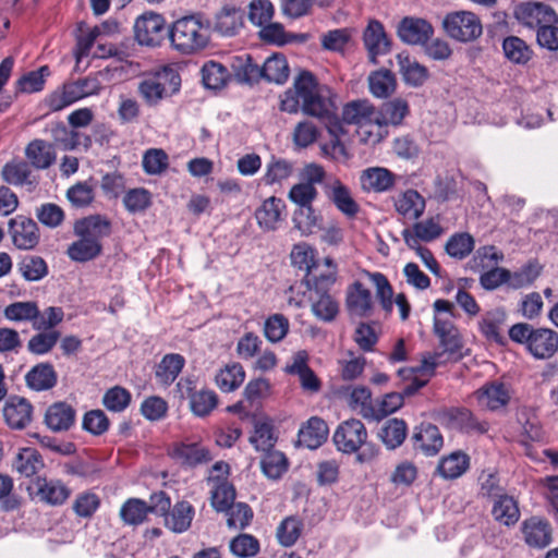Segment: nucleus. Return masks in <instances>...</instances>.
Returning <instances> with one entry per match:
<instances>
[{
  "label": "nucleus",
  "instance_id": "nucleus-17",
  "mask_svg": "<svg viewBox=\"0 0 558 558\" xmlns=\"http://www.w3.org/2000/svg\"><path fill=\"white\" fill-rule=\"evenodd\" d=\"M399 177L384 167H368L360 174V185L366 193H387L391 191Z\"/></svg>",
  "mask_w": 558,
  "mask_h": 558
},
{
  "label": "nucleus",
  "instance_id": "nucleus-3",
  "mask_svg": "<svg viewBox=\"0 0 558 558\" xmlns=\"http://www.w3.org/2000/svg\"><path fill=\"white\" fill-rule=\"evenodd\" d=\"M173 49L182 54H194L205 49L210 40V26L199 15L177 20L169 29Z\"/></svg>",
  "mask_w": 558,
  "mask_h": 558
},
{
  "label": "nucleus",
  "instance_id": "nucleus-24",
  "mask_svg": "<svg viewBox=\"0 0 558 558\" xmlns=\"http://www.w3.org/2000/svg\"><path fill=\"white\" fill-rule=\"evenodd\" d=\"M24 154L26 161L36 170L50 168L57 159L54 145L39 138L29 142L25 147Z\"/></svg>",
  "mask_w": 558,
  "mask_h": 558
},
{
  "label": "nucleus",
  "instance_id": "nucleus-57",
  "mask_svg": "<svg viewBox=\"0 0 558 558\" xmlns=\"http://www.w3.org/2000/svg\"><path fill=\"white\" fill-rule=\"evenodd\" d=\"M303 530V522L300 518L291 515L281 521L277 529L278 542L284 547L293 546Z\"/></svg>",
  "mask_w": 558,
  "mask_h": 558
},
{
  "label": "nucleus",
  "instance_id": "nucleus-52",
  "mask_svg": "<svg viewBox=\"0 0 558 558\" xmlns=\"http://www.w3.org/2000/svg\"><path fill=\"white\" fill-rule=\"evenodd\" d=\"M192 412L201 417L209 415L218 405V397L214 390L201 389L190 396Z\"/></svg>",
  "mask_w": 558,
  "mask_h": 558
},
{
  "label": "nucleus",
  "instance_id": "nucleus-62",
  "mask_svg": "<svg viewBox=\"0 0 558 558\" xmlns=\"http://www.w3.org/2000/svg\"><path fill=\"white\" fill-rule=\"evenodd\" d=\"M290 329L289 319L282 314L270 315L264 324V335L270 342H280Z\"/></svg>",
  "mask_w": 558,
  "mask_h": 558
},
{
  "label": "nucleus",
  "instance_id": "nucleus-39",
  "mask_svg": "<svg viewBox=\"0 0 558 558\" xmlns=\"http://www.w3.org/2000/svg\"><path fill=\"white\" fill-rule=\"evenodd\" d=\"M45 466L40 453L34 448H23L13 461V469L25 477L37 474Z\"/></svg>",
  "mask_w": 558,
  "mask_h": 558
},
{
  "label": "nucleus",
  "instance_id": "nucleus-4",
  "mask_svg": "<svg viewBox=\"0 0 558 558\" xmlns=\"http://www.w3.org/2000/svg\"><path fill=\"white\" fill-rule=\"evenodd\" d=\"M509 338L513 342L524 344L538 360L550 359L558 351V333L550 328H534L530 324L518 323L509 329Z\"/></svg>",
  "mask_w": 558,
  "mask_h": 558
},
{
  "label": "nucleus",
  "instance_id": "nucleus-40",
  "mask_svg": "<svg viewBox=\"0 0 558 558\" xmlns=\"http://www.w3.org/2000/svg\"><path fill=\"white\" fill-rule=\"evenodd\" d=\"M245 379V372L240 363H230L219 369L215 377L216 385L222 392L236 390Z\"/></svg>",
  "mask_w": 558,
  "mask_h": 558
},
{
  "label": "nucleus",
  "instance_id": "nucleus-1",
  "mask_svg": "<svg viewBox=\"0 0 558 558\" xmlns=\"http://www.w3.org/2000/svg\"><path fill=\"white\" fill-rule=\"evenodd\" d=\"M336 94L327 85H320L308 71L301 72L293 81L292 87L280 96V110L314 117L322 121L335 137L333 146L339 145V136L344 133L338 118Z\"/></svg>",
  "mask_w": 558,
  "mask_h": 558
},
{
  "label": "nucleus",
  "instance_id": "nucleus-41",
  "mask_svg": "<svg viewBox=\"0 0 558 558\" xmlns=\"http://www.w3.org/2000/svg\"><path fill=\"white\" fill-rule=\"evenodd\" d=\"M492 514L500 524L510 526L519 521L520 510L517 501L512 497L504 494L495 500Z\"/></svg>",
  "mask_w": 558,
  "mask_h": 558
},
{
  "label": "nucleus",
  "instance_id": "nucleus-61",
  "mask_svg": "<svg viewBox=\"0 0 558 558\" xmlns=\"http://www.w3.org/2000/svg\"><path fill=\"white\" fill-rule=\"evenodd\" d=\"M19 270L27 281H38L48 274V266L40 256H25L19 263Z\"/></svg>",
  "mask_w": 558,
  "mask_h": 558
},
{
  "label": "nucleus",
  "instance_id": "nucleus-9",
  "mask_svg": "<svg viewBox=\"0 0 558 558\" xmlns=\"http://www.w3.org/2000/svg\"><path fill=\"white\" fill-rule=\"evenodd\" d=\"M442 27L451 39L459 43L474 41L483 33L480 17L470 11L448 13L442 21Z\"/></svg>",
  "mask_w": 558,
  "mask_h": 558
},
{
  "label": "nucleus",
  "instance_id": "nucleus-43",
  "mask_svg": "<svg viewBox=\"0 0 558 558\" xmlns=\"http://www.w3.org/2000/svg\"><path fill=\"white\" fill-rule=\"evenodd\" d=\"M507 314L501 308L485 313L480 322V329L486 339L497 343L502 342L501 329L506 323Z\"/></svg>",
  "mask_w": 558,
  "mask_h": 558
},
{
  "label": "nucleus",
  "instance_id": "nucleus-8",
  "mask_svg": "<svg viewBox=\"0 0 558 558\" xmlns=\"http://www.w3.org/2000/svg\"><path fill=\"white\" fill-rule=\"evenodd\" d=\"M101 84L97 77L85 78L63 84L46 98V105L51 111H59L85 97L100 92Z\"/></svg>",
  "mask_w": 558,
  "mask_h": 558
},
{
  "label": "nucleus",
  "instance_id": "nucleus-27",
  "mask_svg": "<svg viewBox=\"0 0 558 558\" xmlns=\"http://www.w3.org/2000/svg\"><path fill=\"white\" fill-rule=\"evenodd\" d=\"M474 396L481 407L493 411L505 407L510 400L506 385L497 381L484 385Z\"/></svg>",
  "mask_w": 558,
  "mask_h": 558
},
{
  "label": "nucleus",
  "instance_id": "nucleus-47",
  "mask_svg": "<svg viewBox=\"0 0 558 558\" xmlns=\"http://www.w3.org/2000/svg\"><path fill=\"white\" fill-rule=\"evenodd\" d=\"M369 92L377 98H387L396 89V77L389 70H378L368 76Z\"/></svg>",
  "mask_w": 558,
  "mask_h": 558
},
{
  "label": "nucleus",
  "instance_id": "nucleus-15",
  "mask_svg": "<svg viewBox=\"0 0 558 558\" xmlns=\"http://www.w3.org/2000/svg\"><path fill=\"white\" fill-rule=\"evenodd\" d=\"M342 120L348 124H356L364 133L372 135V129L377 128V111L367 100H356L347 104L342 110Z\"/></svg>",
  "mask_w": 558,
  "mask_h": 558
},
{
  "label": "nucleus",
  "instance_id": "nucleus-7",
  "mask_svg": "<svg viewBox=\"0 0 558 558\" xmlns=\"http://www.w3.org/2000/svg\"><path fill=\"white\" fill-rule=\"evenodd\" d=\"M180 86L181 77L178 70L166 65L142 80L137 92L148 106H157L162 99L178 93Z\"/></svg>",
  "mask_w": 558,
  "mask_h": 558
},
{
  "label": "nucleus",
  "instance_id": "nucleus-37",
  "mask_svg": "<svg viewBox=\"0 0 558 558\" xmlns=\"http://www.w3.org/2000/svg\"><path fill=\"white\" fill-rule=\"evenodd\" d=\"M57 373L49 363L35 365L25 376L27 386L35 391L51 389L57 384Z\"/></svg>",
  "mask_w": 558,
  "mask_h": 558
},
{
  "label": "nucleus",
  "instance_id": "nucleus-35",
  "mask_svg": "<svg viewBox=\"0 0 558 558\" xmlns=\"http://www.w3.org/2000/svg\"><path fill=\"white\" fill-rule=\"evenodd\" d=\"M195 514L194 507L189 501L177 502L166 515V526L174 533L187 531Z\"/></svg>",
  "mask_w": 558,
  "mask_h": 558
},
{
  "label": "nucleus",
  "instance_id": "nucleus-22",
  "mask_svg": "<svg viewBox=\"0 0 558 558\" xmlns=\"http://www.w3.org/2000/svg\"><path fill=\"white\" fill-rule=\"evenodd\" d=\"M345 303L349 313L357 317L371 316L375 305L372 292L360 281L348 288Z\"/></svg>",
  "mask_w": 558,
  "mask_h": 558
},
{
  "label": "nucleus",
  "instance_id": "nucleus-6",
  "mask_svg": "<svg viewBox=\"0 0 558 558\" xmlns=\"http://www.w3.org/2000/svg\"><path fill=\"white\" fill-rule=\"evenodd\" d=\"M366 440L367 430L364 424L354 418L341 423L333 434V442L343 453H355L364 447L356 456L361 463L369 462L377 456V450Z\"/></svg>",
  "mask_w": 558,
  "mask_h": 558
},
{
  "label": "nucleus",
  "instance_id": "nucleus-5",
  "mask_svg": "<svg viewBox=\"0 0 558 558\" xmlns=\"http://www.w3.org/2000/svg\"><path fill=\"white\" fill-rule=\"evenodd\" d=\"M3 315L8 320L32 323L33 329L57 327L63 322L64 311L59 306H49L40 311L34 301H17L5 306Z\"/></svg>",
  "mask_w": 558,
  "mask_h": 558
},
{
  "label": "nucleus",
  "instance_id": "nucleus-58",
  "mask_svg": "<svg viewBox=\"0 0 558 558\" xmlns=\"http://www.w3.org/2000/svg\"><path fill=\"white\" fill-rule=\"evenodd\" d=\"M349 405L364 418L373 420L375 415L372 393L366 387H355L352 389Z\"/></svg>",
  "mask_w": 558,
  "mask_h": 558
},
{
  "label": "nucleus",
  "instance_id": "nucleus-51",
  "mask_svg": "<svg viewBox=\"0 0 558 558\" xmlns=\"http://www.w3.org/2000/svg\"><path fill=\"white\" fill-rule=\"evenodd\" d=\"M211 481L214 482L211 490V506L217 511L228 510L235 499V489L233 485L228 483L226 480L211 478Z\"/></svg>",
  "mask_w": 558,
  "mask_h": 558
},
{
  "label": "nucleus",
  "instance_id": "nucleus-13",
  "mask_svg": "<svg viewBox=\"0 0 558 558\" xmlns=\"http://www.w3.org/2000/svg\"><path fill=\"white\" fill-rule=\"evenodd\" d=\"M514 17L524 26L535 28L557 22L555 11L542 2H523L514 8Z\"/></svg>",
  "mask_w": 558,
  "mask_h": 558
},
{
  "label": "nucleus",
  "instance_id": "nucleus-44",
  "mask_svg": "<svg viewBox=\"0 0 558 558\" xmlns=\"http://www.w3.org/2000/svg\"><path fill=\"white\" fill-rule=\"evenodd\" d=\"M469 466V456L457 451L441 459L438 464V472L442 477L453 480L464 474Z\"/></svg>",
  "mask_w": 558,
  "mask_h": 558
},
{
  "label": "nucleus",
  "instance_id": "nucleus-18",
  "mask_svg": "<svg viewBox=\"0 0 558 558\" xmlns=\"http://www.w3.org/2000/svg\"><path fill=\"white\" fill-rule=\"evenodd\" d=\"M77 238H86L101 244V240L110 236L112 223L109 218L102 215H90L77 220L73 228Z\"/></svg>",
  "mask_w": 558,
  "mask_h": 558
},
{
  "label": "nucleus",
  "instance_id": "nucleus-30",
  "mask_svg": "<svg viewBox=\"0 0 558 558\" xmlns=\"http://www.w3.org/2000/svg\"><path fill=\"white\" fill-rule=\"evenodd\" d=\"M75 410L65 402L51 404L45 415V423L53 432H64L75 422Z\"/></svg>",
  "mask_w": 558,
  "mask_h": 558
},
{
  "label": "nucleus",
  "instance_id": "nucleus-33",
  "mask_svg": "<svg viewBox=\"0 0 558 558\" xmlns=\"http://www.w3.org/2000/svg\"><path fill=\"white\" fill-rule=\"evenodd\" d=\"M444 232L439 218L432 217L414 223L411 229H404L401 234L404 242H407V239L413 238L420 243L421 241L433 242L440 238Z\"/></svg>",
  "mask_w": 558,
  "mask_h": 558
},
{
  "label": "nucleus",
  "instance_id": "nucleus-45",
  "mask_svg": "<svg viewBox=\"0 0 558 558\" xmlns=\"http://www.w3.org/2000/svg\"><path fill=\"white\" fill-rule=\"evenodd\" d=\"M120 519L126 525L143 524L148 517V502L140 498H129L120 509Z\"/></svg>",
  "mask_w": 558,
  "mask_h": 558
},
{
  "label": "nucleus",
  "instance_id": "nucleus-25",
  "mask_svg": "<svg viewBox=\"0 0 558 558\" xmlns=\"http://www.w3.org/2000/svg\"><path fill=\"white\" fill-rule=\"evenodd\" d=\"M521 531L524 542L533 548H545L551 543L550 524L543 519L533 517L523 521Z\"/></svg>",
  "mask_w": 558,
  "mask_h": 558
},
{
  "label": "nucleus",
  "instance_id": "nucleus-23",
  "mask_svg": "<svg viewBox=\"0 0 558 558\" xmlns=\"http://www.w3.org/2000/svg\"><path fill=\"white\" fill-rule=\"evenodd\" d=\"M363 41L368 52L369 61L374 64L377 63L378 56L386 54L390 50V41L384 25L377 20L368 23L363 34Z\"/></svg>",
  "mask_w": 558,
  "mask_h": 558
},
{
  "label": "nucleus",
  "instance_id": "nucleus-64",
  "mask_svg": "<svg viewBox=\"0 0 558 558\" xmlns=\"http://www.w3.org/2000/svg\"><path fill=\"white\" fill-rule=\"evenodd\" d=\"M203 83L207 88L219 89L225 86L229 73L228 70L220 63L209 61L204 64L202 69Z\"/></svg>",
  "mask_w": 558,
  "mask_h": 558
},
{
  "label": "nucleus",
  "instance_id": "nucleus-36",
  "mask_svg": "<svg viewBox=\"0 0 558 558\" xmlns=\"http://www.w3.org/2000/svg\"><path fill=\"white\" fill-rule=\"evenodd\" d=\"M185 365V359L179 353H168L156 366V379L163 386H170L180 375Z\"/></svg>",
  "mask_w": 558,
  "mask_h": 558
},
{
  "label": "nucleus",
  "instance_id": "nucleus-26",
  "mask_svg": "<svg viewBox=\"0 0 558 558\" xmlns=\"http://www.w3.org/2000/svg\"><path fill=\"white\" fill-rule=\"evenodd\" d=\"M172 457L189 466L208 463L213 457L209 449L201 442L182 441L173 445Z\"/></svg>",
  "mask_w": 558,
  "mask_h": 558
},
{
  "label": "nucleus",
  "instance_id": "nucleus-11",
  "mask_svg": "<svg viewBox=\"0 0 558 558\" xmlns=\"http://www.w3.org/2000/svg\"><path fill=\"white\" fill-rule=\"evenodd\" d=\"M166 21L158 13H144L136 19L134 34L136 41L142 46L156 47L165 38Z\"/></svg>",
  "mask_w": 558,
  "mask_h": 558
},
{
  "label": "nucleus",
  "instance_id": "nucleus-16",
  "mask_svg": "<svg viewBox=\"0 0 558 558\" xmlns=\"http://www.w3.org/2000/svg\"><path fill=\"white\" fill-rule=\"evenodd\" d=\"M33 485L35 498L49 506H61L71 496V489L60 480L37 476Z\"/></svg>",
  "mask_w": 558,
  "mask_h": 558
},
{
  "label": "nucleus",
  "instance_id": "nucleus-21",
  "mask_svg": "<svg viewBox=\"0 0 558 558\" xmlns=\"http://www.w3.org/2000/svg\"><path fill=\"white\" fill-rule=\"evenodd\" d=\"M3 417L12 429H24L33 420V405L21 397H11L3 407Z\"/></svg>",
  "mask_w": 558,
  "mask_h": 558
},
{
  "label": "nucleus",
  "instance_id": "nucleus-56",
  "mask_svg": "<svg viewBox=\"0 0 558 558\" xmlns=\"http://www.w3.org/2000/svg\"><path fill=\"white\" fill-rule=\"evenodd\" d=\"M474 238L468 232L452 234L445 246L447 254L456 259H463L474 250Z\"/></svg>",
  "mask_w": 558,
  "mask_h": 558
},
{
  "label": "nucleus",
  "instance_id": "nucleus-38",
  "mask_svg": "<svg viewBox=\"0 0 558 558\" xmlns=\"http://www.w3.org/2000/svg\"><path fill=\"white\" fill-rule=\"evenodd\" d=\"M37 332L33 335L27 342V350L34 355H45L52 351L61 338V332L56 327H46L35 329Z\"/></svg>",
  "mask_w": 558,
  "mask_h": 558
},
{
  "label": "nucleus",
  "instance_id": "nucleus-55",
  "mask_svg": "<svg viewBox=\"0 0 558 558\" xmlns=\"http://www.w3.org/2000/svg\"><path fill=\"white\" fill-rule=\"evenodd\" d=\"M502 49L506 58L517 64L527 63L533 54L525 41L517 36L507 37L502 43Z\"/></svg>",
  "mask_w": 558,
  "mask_h": 558
},
{
  "label": "nucleus",
  "instance_id": "nucleus-54",
  "mask_svg": "<svg viewBox=\"0 0 558 558\" xmlns=\"http://www.w3.org/2000/svg\"><path fill=\"white\" fill-rule=\"evenodd\" d=\"M294 227L302 235L313 234L319 228L322 217L313 206L299 207L293 214Z\"/></svg>",
  "mask_w": 558,
  "mask_h": 558
},
{
  "label": "nucleus",
  "instance_id": "nucleus-50",
  "mask_svg": "<svg viewBox=\"0 0 558 558\" xmlns=\"http://www.w3.org/2000/svg\"><path fill=\"white\" fill-rule=\"evenodd\" d=\"M317 299L312 301V312L320 320L330 323L339 314L338 301L328 292L316 293Z\"/></svg>",
  "mask_w": 558,
  "mask_h": 558
},
{
  "label": "nucleus",
  "instance_id": "nucleus-48",
  "mask_svg": "<svg viewBox=\"0 0 558 558\" xmlns=\"http://www.w3.org/2000/svg\"><path fill=\"white\" fill-rule=\"evenodd\" d=\"M50 75L48 65L23 74L16 82V92L23 94L37 93L44 89L46 78Z\"/></svg>",
  "mask_w": 558,
  "mask_h": 558
},
{
  "label": "nucleus",
  "instance_id": "nucleus-42",
  "mask_svg": "<svg viewBox=\"0 0 558 558\" xmlns=\"http://www.w3.org/2000/svg\"><path fill=\"white\" fill-rule=\"evenodd\" d=\"M398 63L400 73L404 82L411 86H422L428 78V70L426 66L411 59L409 56L398 54Z\"/></svg>",
  "mask_w": 558,
  "mask_h": 558
},
{
  "label": "nucleus",
  "instance_id": "nucleus-46",
  "mask_svg": "<svg viewBox=\"0 0 558 558\" xmlns=\"http://www.w3.org/2000/svg\"><path fill=\"white\" fill-rule=\"evenodd\" d=\"M408 434V427L403 420L390 418L379 430V437L388 449L401 446Z\"/></svg>",
  "mask_w": 558,
  "mask_h": 558
},
{
  "label": "nucleus",
  "instance_id": "nucleus-28",
  "mask_svg": "<svg viewBox=\"0 0 558 558\" xmlns=\"http://www.w3.org/2000/svg\"><path fill=\"white\" fill-rule=\"evenodd\" d=\"M424 197L415 190H407L395 199L396 211L410 220H417L425 210Z\"/></svg>",
  "mask_w": 558,
  "mask_h": 558
},
{
  "label": "nucleus",
  "instance_id": "nucleus-31",
  "mask_svg": "<svg viewBox=\"0 0 558 558\" xmlns=\"http://www.w3.org/2000/svg\"><path fill=\"white\" fill-rule=\"evenodd\" d=\"M328 433L327 423L313 416L300 428L299 441L310 449H316L327 439Z\"/></svg>",
  "mask_w": 558,
  "mask_h": 558
},
{
  "label": "nucleus",
  "instance_id": "nucleus-63",
  "mask_svg": "<svg viewBox=\"0 0 558 558\" xmlns=\"http://www.w3.org/2000/svg\"><path fill=\"white\" fill-rule=\"evenodd\" d=\"M265 456L260 461V466L264 474L271 478H279L287 471V459L283 453L270 449L264 451Z\"/></svg>",
  "mask_w": 558,
  "mask_h": 558
},
{
  "label": "nucleus",
  "instance_id": "nucleus-29",
  "mask_svg": "<svg viewBox=\"0 0 558 558\" xmlns=\"http://www.w3.org/2000/svg\"><path fill=\"white\" fill-rule=\"evenodd\" d=\"M414 448L426 456H434L442 448L444 439L437 426L422 424L413 435Z\"/></svg>",
  "mask_w": 558,
  "mask_h": 558
},
{
  "label": "nucleus",
  "instance_id": "nucleus-12",
  "mask_svg": "<svg viewBox=\"0 0 558 558\" xmlns=\"http://www.w3.org/2000/svg\"><path fill=\"white\" fill-rule=\"evenodd\" d=\"M324 193L345 217L353 218L359 214L360 205L354 199L351 190L338 178H328V181L324 184Z\"/></svg>",
  "mask_w": 558,
  "mask_h": 558
},
{
  "label": "nucleus",
  "instance_id": "nucleus-59",
  "mask_svg": "<svg viewBox=\"0 0 558 558\" xmlns=\"http://www.w3.org/2000/svg\"><path fill=\"white\" fill-rule=\"evenodd\" d=\"M293 172L292 162L286 159H272L266 166L263 182L266 185L281 184L289 179Z\"/></svg>",
  "mask_w": 558,
  "mask_h": 558
},
{
  "label": "nucleus",
  "instance_id": "nucleus-32",
  "mask_svg": "<svg viewBox=\"0 0 558 558\" xmlns=\"http://www.w3.org/2000/svg\"><path fill=\"white\" fill-rule=\"evenodd\" d=\"M284 204L280 198L271 196L256 209L255 217L258 226L264 231H274L281 220Z\"/></svg>",
  "mask_w": 558,
  "mask_h": 558
},
{
  "label": "nucleus",
  "instance_id": "nucleus-20",
  "mask_svg": "<svg viewBox=\"0 0 558 558\" xmlns=\"http://www.w3.org/2000/svg\"><path fill=\"white\" fill-rule=\"evenodd\" d=\"M10 234L13 244L20 250H32L39 242V229L37 223L23 216L10 221Z\"/></svg>",
  "mask_w": 558,
  "mask_h": 558
},
{
  "label": "nucleus",
  "instance_id": "nucleus-53",
  "mask_svg": "<svg viewBox=\"0 0 558 558\" xmlns=\"http://www.w3.org/2000/svg\"><path fill=\"white\" fill-rule=\"evenodd\" d=\"M102 245L86 238H78L68 247V255L75 262H88L100 255Z\"/></svg>",
  "mask_w": 558,
  "mask_h": 558
},
{
  "label": "nucleus",
  "instance_id": "nucleus-34",
  "mask_svg": "<svg viewBox=\"0 0 558 558\" xmlns=\"http://www.w3.org/2000/svg\"><path fill=\"white\" fill-rule=\"evenodd\" d=\"M409 112V104L402 98L384 102L377 111V129L383 125H400Z\"/></svg>",
  "mask_w": 558,
  "mask_h": 558
},
{
  "label": "nucleus",
  "instance_id": "nucleus-19",
  "mask_svg": "<svg viewBox=\"0 0 558 558\" xmlns=\"http://www.w3.org/2000/svg\"><path fill=\"white\" fill-rule=\"evenodd\" d=\"M1 174L8 184L24 186L29 192L35 190L39 182L38 175L34 173L29 163L22 159L7 162L2 168Z\"/></svg>",
  "mask_w": 558,
  "mask_h": 558
},
{
  "label": "nucleus",
  "instance_id": "nucleus-14",
  "mask_svg": "<svg viewBox=\"0 0 558 558\" xmlns=\"http://www.w3.org/2000/svg\"><path fill=\"white\" fill-rule=\"evenodd\" d=\"M397 34L408 45L423 46L433 37L434 27L424 19L405 16L399 22Z\"/></svg>",
  "mask_w": 558,
  "mask_h": 558
},
{
  "label": "nucleus",
  "instance_id": "nucleus-49",
  "mask_svg": "<svg viewBox=\"0 0 558 558\" xmlns=\"http://www.w3.org/2000/svg\"><path fill=\"white\" fill-rule=\"evenodd\" d=\"M289 72L288 61L282 54H274L263 64V77L271 83L283 84Z\"/></svg>",
  "mask_w": 558,
  "mask_h": 558
},
{
  "label": "nucleus",
  "instance_id": "nucleus-60",
  "mask_svg": "<svg viewBox=\"0 0 558 558\" xmlns=\"http://www.w3.org/2000/svg\"><path fill=\"white\" fill-rule=\"evenodd\" d=\"M250 441L258 451L264 452L272 449L277 441L272 425L266 421H257L255 423L254 434L251 436Z\"/></svg>",
  "mask_w": 558,
  "mask_h": 558
},
{
  "label": "nucleus",
  "instance_id": "nucleus-10",
  "mask_svg": "<svg viewBox=\"0 0 558 558\" xmlns=\"http://www.w3.org/2000/svg\"><path fill=\"white\" fill-rule=\"evenodd\" d=\"M436 420L448 428L472 435H482L489 429L488 422L477 418L465 408L442 409L437 412Z\"/></svg>",
  "mask_w": 558,
  "mask_h": 558
},
{
  "label": "nucleus",
  "instance_id": "nucleus-2",
  "mask_svg": "<svg viewBox=\"0 0 558 558\" xmlns=\"http://www.w3.org/2000/svg\"><path fill=\"white\" fill-rule=\"evenodd\" d=\"M434 332L441 350L423 355L420 369L428 376H434L437 367L462 357L460 352L463 347L462 338L450 317L435 316Z\"/></svg>",
  "mask_w": 558,
  "mask_h": 558
}]
</instances>
